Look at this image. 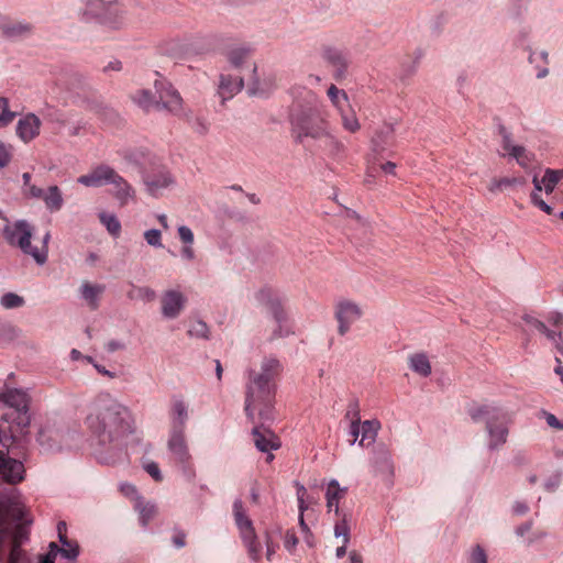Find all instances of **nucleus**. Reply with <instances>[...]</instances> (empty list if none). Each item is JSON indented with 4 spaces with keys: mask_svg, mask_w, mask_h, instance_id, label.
I'll return each mask as SVG.
<instances>
[{
    "mask_svg": "<svg viewBox=\"0 0 563 563\" xmlns=\"http://www.w3.org/2000/svg\"><path fill=\"white\" fill-rule=\"evenodd\" d=\"M85 423L99 444L109 445L119 454L135 430L131 410L108 393L96 397Z\"/></svg>",
    "mask_w": 563,
    "mask_h": 563,
    "instance_id": "obj_1",
    "label": "nucleus"
},
{
    "mask_svg": "<svg viewBox=\"0 0 563 563\" xmlns=\"http://www.w3.org/2000/svg\"><path fill=\"white\" fill-rule=\"evenodd\" d=\"M282 371L283 366L278 360L267 357L262 362L261 372H250L244 410L252 422L255 420V415L263 421L273 418L275 380Z\"/></svg>",
    "mask_w": 563,
    "mask_h": 563,
    "instance_id": "obj_2",
    "label": "nucleus"
},
{
    "mask_svg": "<svg viewBox=\"0 0 563 563\" xmlns=\"http://www.w3.org/2000/svg\"><path fill=\"white\" fill-rule=\"evenodd\" d=\"M0 399L9 406V410L0 418V445L9 456L19 455L22 438L26 433L31 418L29 415V397L20 389H7Z\"/></svg>",
    "mask_w": 563,
    "mask_h": 563,
    "instance_id": "obj_3",
    "label": "nucleus"
},
{
    "mask_svg": "<svg viewBox=\"0 0 563 563\" xmlns=\"http://www.w3.org/2000/svg\"><path fill=\"white\" fill-rule=\"evenodd\" d=\"M291 135L297 143L302 144L305 139L322 140L329 135L330 122L324 107L316 100L314 93L307 92L306 103L292 104L289 114Z\"/></svg>",
    "mask_w": 563,
    "mask_h": 563,
    "instance_id": "obj_4",
    "label": "nucleus"
},
{
    "mask_svg": "<svg viewBox=\"0 0 563 563\" xmlns=\"http://www.w3.org/2000/svg\"><path fill=\"white\" fill-rule=\"evenodd\" d=\"M26 512V507L16 499L0 505V563H32L27 553L21 548V539L24 537L21 526H18L11 545L9 548L2 545L3 539L10 529V520L23 522Z\"/></svg>",
    "mask_w": 563,
    "mask_h": 563,
    "instance_id": "obj_5",
    "label": "nucleus"
},
{
    "mask_svg": "<svg viewBox=\"0 0 563 563\" xmlns=\"http://www.w3.org/2000/svg\"><path fill=\"white\" fill-rule=\"evenodd\" d=\"M468 415L474 422H485L489 450H498L507 442L511 419L504 408L493 404H483L472 407Z\"/></svg>",
    "mask_w": 563,
    "mask_h": 563,
    "instance_id": "obj_6",
    "label": "nucleus"
},
{
    "mask_svg": "<svg viewBox=\"0 0 563 563\" xmlns=\"http://www.w3.org/2000/svg\"><path fill=\"white\" fill-rule=\"evenodd\" d=\"M32 234L33 229L25 220L5 224L3 228V238L9 245L20 249L24 254L32 256L38 265H43L46 263V249L38 250L33 246Z\"/></svg>",
    "mask_w": 563,
    "mask_h": 563,
    "instance_id": "obj_7",
    "label": "nucleus"
},
{
    "mask_svg": "<svg viewBox=\"0 0 563 563\" xmlns=\"http://www.w3.org/2000/svg\"><path fill=\"white\" fill-rule=\"evenodd\" d=\"M233 517L249 558L255 563L260 562L262 558V544L255 532L253 521L247 516L241 499H236L233 503Z\"/></svg>",
    "mask_w": 563,
    "mask_h": 563,
    "instance_id": "obj_8",
    "label": "nucleus"
},
{
    "mask_svg": "<svg viewBox=\"0 0 563 563\" xmlns=\"http://www.w3.org/2000/svg\"><path fill=\"white\" fill-rule=\"evenodd\" d=\"M88 11L100 19V22L113 30L120 29L126 23L125 10L119 3L91 0L88 2Z\"/></svg>",
    "mask_w": 563,
    "mask_h": 563,
    "instance_id": "obj_9",
    "label": "nucleus"
},
{
    "mask_svg": "<svg viewBox=\"0 0 563 563\" xmlns=\"http://www.w3.org/2000/svg\"><path fill=\"white\" fill-rule=\"evenodd\" d=\"M363 317V309L356 302L344 299L334 307V319L338 322V333L344 336L352 325Z\"/></svg>",
    "mask_w": 563,
    "mask_h": 563,
    "instance_id": "obj_10",
    "label": "nucleus"
},
{
    "mask_svg": "<svg viewBox=\"0 0 563 563\" xmlns=\"http://www.w3.org/2000/svg\"><path fill=\"white\" fill-rule=\"evenodd\" d=\"M168 450L172 453L173 460L181 465L185 473L194 475L190 464V454L186 444L185 435L181 430H174L168 440Z\"/></svg>",
    "mask_w": 563,
    "mask_h": 563,
    "instance_id": "obj_11",
    "label": "nucleus"
},
{
    "mask_svg": "<svg viewBox=\"0 0 563 563\" xmlns=\"http://www.w3.org/2000/svg\"><path fill=\"white\" fill-rule=\"evenodd\" d=\"M25 468L21 461L9 456L0 449V478L9 484H18L24 479Z\"/></svg>",
    "mask_w": 563,
    "mask_h": 563,
    "instance_id": "obj_12",
    "label": "nucleus"
},
{
    "mask_svg": "<svg viewBox=\"0 0 563 563\" xmlns=\"http://www.w3.org/2000/svg\"><path fill=\"white\" fill-rule=\"evenodd\" d=\"M109 185L111 186L109 192L118 201L120 207H125L136 200V190L118 172H115Z\"/></svg>",
    "mask_w": 563,
    "mask_h": 563,
    "instance_id": "obj_13",
    "label": "nucleus"
},
{
    "mask_svg": "<svg viewBox=\"0 0 563 563\" xmlns=\"http://www.w3.org/2000/svg\"><path fill=\"white\" fill-rule=\"evenodd\" d=\"M187 303L186 296L179 290H166L161 297L162 314L167 319L180 316Z\"/></svg>",
    "mask_w": 563,
    "mask_h": 563,
    "instance_id": "obj_14",
    "label": "nucleus"
},
{
    "mask_svg": "<svg viewBox=\"0 0 563 563\" xmlns=\"http://www.w3.org/2000/svg\"><path fill=\"white\" fill-rule=\"evenodd\" d=\"M155 87L158 93L156 107L162 106L167 111L178 114L183 109V99L179 92L165 82H156Z\"/></svg>",
    "mask_w": 563,
    "mask_h": 563,
    "instance_id": "obj_15",
    "label": "nucleus"
},
{
    "mask_svg": "<svg viewBox=\"0 0 563 563\" xmlns=\"http://www.w3.org/2000/svg\"><path fill=\"white\" fill-rule=\"evenodd\" d=\"M115 172L111 166L100 164L91 168L88 174L79 176L77 181L86 187H102L109 185Z\"/></svg>",
    "mask_w": 563,
    "mask_h": 563,
    "instance_id": "obj_16",
    "label": "nucleus"
},
{
    "mask_svg": "<svg viewBox=\"0 0 563 563\" xmlns=\"http://www.w3.org/2000/svg\"><path fill=\"white\" fill-rule=\"evenodd\" d=\"M173 181V177L166 168H161L144 176L147 192L154 197H158L162 190L168 188Z\"/></svg>",
    "mask_w": 563,
    "mask_h": 563,
    "instance_id": "obj_17",
    "label": "nucleus"
},
{
    "mask_svg": "<svg viewBox=\"0 0 563 563\" xmlns=\"http://www.w3.org/2000/svg\"><path fill=\"white\" fill-rule=\"evenodd\" d=\"M42 121L34 113L22 117L16 124V135L24 143L33 141L40 134Z\"/></svg>",
    "mask_w": 563,
    "mask_h": 563,
    "instance_id": "obj_18",
    "label": "nucleus"
},
{
    "mask_svg": "<svg viewBox=\"0 0 563 563\" xmlns=\"http://www.w3.org/2000/svg\"><path fill=\"white\" fill-rule=\"evenodd\" d=\"M30 23L13 20L7 15L0 14V31L8 38H20L32 33Z\"/></svg>",
    "mask_w": 563,
    "mask_h": 563,
    "instance_id": "obj_19",
    "label": "nucleus"
},
{
    "mask_svg": "<svg viewBox=\"0 0 563 563\" xmlns=\"http://www.w3.org/2000/svg\"><path fill=\"white\" fill-rule=\"evenodd\" d=\"M347 494L346 487H341L340 483L336 479H331L328 483L325 489V506L328 512L339 514L340 511L345 510L340 507V503L345 498Z\"/></svg>",
    "mask_w": 563,
    "mask_h": 563,
    "instance_id": "obj_20",
    "label": "nucleus"
},
{
    "mask_svg": "<svg viewBox=\"0 0 563 563\" xmlns=\"http://www.w3.org/2000/svg\"><path fill=\"white\" fill-rule=\"evenodd\" d=\"M252 435L255 446L262 452L277 450L280 446L278 438L266 428L255 427Z\"/></svg>",
    "mask_w": 563,
    "mask_h": 563,
    "instance_id": "obj_21",
    "label": "nucleus"
},
{
    "mask_svg": "<svg viewBox=\"0 0 563 563\" xmlns=\"http://www.w3.org/2000/svg\"><path fill=\"white\" fill-rule=\"evenodd\" d=\"M256 299L258 302L266 305L271 309L277 322H282L284 320L285 312L282 308L280 300L272 288L265 287L258 290Z\"/></svg>",
    "mask_w": 563,
    "mask_h": 563,
    "instance_id": "obj_22",
    "label": "nucleus"
},
{
    "mask_svg": "<svg viewBox=\"0 0 563 563\" xmlns=\"http://www.w3.org/2000/svg\"><path fill=\"white\" fill-rule=\"evenodd\" d=\"M323 57L327 63L332 66L333 77L336 80L342 79L345 76L349 66L345 55L339 49L328 48L324 51Z\"/></svg>",
    "mask_w": 563,
    "mask_h": 563,
    "instance_id": "obj_23",
    "label": "nucleus"
},
{
    "mask_svg": "<svg viewBox=\"0 0 563 563\" xmlns=\"http://www.w3.org/2000/svg\"><path fill=\"white\" fill-rule=\"evenodd\" d=\"M106 286L102 284H92L90 282H84L79 287L81 298L86 301L87 306L91 310H96L99 307V299L104 292Z\"/></svg>",
    "mask_w": 563,
    "mask_h": 563,
    "instance_id": "obj_24",
    "label": "nucleus"
},
{
    "mask_svg": "<svg viewBox=\"0 0 563 563\" xmlns=\"http://www.w3.org/2000/svg\"><path fill=\"white\" fill-rule=\"evenodd\" d=\"M334 536L335 538H342L343 543L347 544L351 539L352 511L343 510L334 514Z\"/></svg>",
    "mask_w": 563,
    "mask_h": 563,
    "instance_id": "obj_25",
    "label": "nucleus"
},
{
    "mask_svg": "<svg viewBox=\"0 0 563 563\" xmlns=\"http://www.w3.org/2000/svg\"><path fill=\"white\" fill-rule=\"evenodd\" d=\"M243 88V79L231 75H221L219 82V95L222 101L231 99Z\"/></svg>",
    "mask_w": 563,
    "mask_h": 563,
    "instance_id": "obj_26",
    "label": "nucleus"
},
{
    "mask_svg": "<svg viewBox=\"0 0 563 563\" xmlns=\"http://www.w3.org/2000/svg\"><path fill=\"white\" fill-rule=\"evenodd\" d=\"M60 543L62 547L59 548L56 543L52 542L49 544L51 553H53L55 556L57 553H60L64 558L74 560L79 554V547L76 542H73L67 539L65 534L60 533Z\"/></svg>",
    "mask_w": 563,
    "mask_h": 563,
    "instance_id": "obj_27",
    "label": "nucleus"
},
{
    "mask_svg": "<svg viewBox=\"0 0 563 563\" xmlns=\"http://www.w3.org/2000/svg\"><path fill=\"white\" fill-rule=\"evenodd\" d=\"M173 430H181L184 432L186 421L188 419L187 406L183 400H174L172 406Z\"/></svg>",
    "mask_w": 563,
    "mask_h": 563,
    "instance_id": "obj_28",
    "label": "nucleus"
},
{
    "mask_svg": "<svg viewBox=\"0 0 563 563\" xmlns=\"http://www.w3.org/2000/svg\"><path fill=\"white\" fill-rule=\"evenodd\" d=\"M409 367L422 377H428L431 374V364L424 353H415L409 356Z\"/></svg>",
    "mask_w": 563,
    "mask_h": 563,
    "instance_id": "obj_29",
    "label": "nucleus"
},
{
    "mask_svg": "<svg viewBox=\"0 0 563 563\" xmlns=\"http://www.w3.org/2000/svg\"><path fill=\"white\" fill-rule=\"evenodd\" d=\"M338 113L341 117V122L344 130L351 133H356L361 129L356 113L350 104L339 110Z\"/></svg>",
    "mask_w": 563,
    "mask_h": 563,
    "instance_id": "obj_30",
    "label": "nucleus"
},
{
    "mask_svg": "<svg viewBox=\"0 0 563 563\" xmlns=\"http://www.w3.org/2000/svg\"><path fill=\"white\" fill-rule=\"evenodd\" d=\"M45 206L51 211H59L63 207L64 200L62 191L57 186H49L43 196Z\"/></svg>",
    "mask_w": 563,
    "mask_h": 563,
    "instance_id": "obj_31",
    "label": "nucleus"
},
{
    "mask_svg": "<svg viewBox=\"0 0 563 563\" xmlns=\"http://www.w3.org/2000/svg\"><path fill=\"white\" fill-rule=\"evenodd\" d=\"M379 422L376 420H365L361 424L362 438L358 442L361 446H368L375 442Z\"/></svg>",
    "mask_w": 563,
    "mask_h": 563,
    "instance_id": "obj_32",
    "label": "nucleus"
},
{
    "mask_svg": "<svg viewBox=\"0 0 563 563\" xmlns=\"http://www.w3.org/2000/svg\"><path fill=\"white\" fill-rule=\"evenodd\" d=\"M516 185H520V186H523L526 185V178L525 177H512V178H509V177H503V178H493L488 185V190L490 192H496V191H500L503 190L504 188L506 187H509V186H516Z\"/></svg>",
    "mask_w": 563,
    "mask_h": 563,
    "instance_id": "obj_33",
    "label": "nucleus"
},
{
    "mask_svg": "<svg viewBox=\"0 0 563 563\" xmlns=\"http://www.w3.org/2000/svg\"><path fill=\"white\" fill-rule=\"evenodd\" d=\"M252 52L250 48L244 46H239L231 48L228 54V60L230 64L236 68L241 67L246 60L251 57Z\"/></svg>",
    "mask_w": 563,
    "mask_h": 563,
    "instance_id": "obj_34",
    "label": "nucleus"
},
{
    "mask_svg": "<svg viewBox=\"0 0 563 563\" xmlns=\"http://www.w3.org/2000/svg\"><path fill=\"white\" fill-rule=\"evenodd\" d=\"M327 95L336 111L350 104L347 93L343 89H339L335 85H331L328 88Z\"/></svg>",
    "mask_w": 563,
    "mask_h": 563,
    "instance_id": "obj_35",
    "label": "nucleus"
},
{
    "mask_svg": "<svg viewBox=\"0 0 563 563\" xmlns=\"http://www.w3.org/2000/svg\"><path fill=\"white\" fill-rule=\"evenodd\" d=\"M509 156L514 157L518 165L526 170H529L532 163L536 161V155L521 145L515 148Z\"/></svg>",
    "mask_w": 563,
    "mask_h": 563,
    "instance_id": "obj_36",
    "label": "nucleus"
},
{
    "mask_svg": "<svg viewBox=\"0 0 563 563\" xmlns=\"http://www.w3.org/2000/svg\"><path fill=\"white\" fill-rule=\"evenodd\" d=\"M135 509L139 511L142 526H146L156 515V507L143 499H137Z\"/></svg>",
    "mask_w": 563,
    "mask_h": 563,
    "instance_id": "obj_37",
    "label": "nucleus"
},
{
    "mask_svg": "<svg viewBox=\"0 0 563 563\" xmlns=\"http://www.w3.org/2000/svg\"><path fill=\"white\" fill-rule=\"evenodd\" d=\"M128 298L131 300H143L146 302L153 301L156 298V292L154 289L147 287V286H134L132 285V288L126 294Z\"/></svg>",
    "mask_w": 563,
    "mask_h": 563,
    "instance_id": "obj_38",
    "label": "nucleus"
},
{
    "mask_svg": "<svg viewBox=\"0 0 563 563\" xmlns=\"http://www.w3.org/2000/svg\"><path fill=\"white\" fill-rule=\"evenodd\" d=\"M99 220L112 236H119L121 232V223L114 214L100 212Z\"/></svg>",
    "mask_w": 563,
    "mask_h": 563,
    "instance_id": "obj_39",
    "label": "nucleus"
},
{
    "mask_svg": "<svg viewBox=\"0 0 563 563\" xmlns=\"http://www.w3.org/2000/svg\"><path fill=\"white\" fill-rule=\"evenodd\" d=\"M15 118V113L9 109V100L0 97V126H7Z\"/></svg>",
    "mask_w": 563,
    "mask_h": 563,
    "instance_id": "obj_40",
    "label": "nucleus"
},
{
    "mask_svg": "<svg viewBox=\"0 0 563 563\" xmlns=\"http://www.w3.org/2000/svg\"><path fill=\"white\" fill-rule=\"evenodd\" d=\"M523 320L528 325L536 329L540 333L544 334L548 339L554 340L555 332L552 330H549L548 327L542 321H540L531 316H526L523 318Z\"/></svg>",
    "mask_w": 563,
    "mask_h": 563,
    "instance_id": "obj_41",
    "label": "nucleus"
},
{
    "mask_svg": "<svg viewBox=\"0 0 563 563\" xmlns=\"http://www.w3.org/2000/svg\"><path fill=\"white\" fill-rule=\"evenodd\" d=\"M133 99L144 110H148L154 106L156 107V101H154L152 93L147 90L137 91Z\"/></svg>",
    "mask_w": 563,
    "mask_h": 563,
    "instance_id": "obj_42",
    "label": "nucleus"
},
{
    "mask_svg": "<svg viewBox=\"0 0 563 563\" xmlns=\"http://www.w3.org/2000/svg\"><path fill=\"white\" fill-rule=\"evenodd\" d=\"M1 305L5 309L20 308L24 305V299L14 292H7L1 297Z\"/></svg>",
    "mask_w": 563,
    "mask_h": 563,
    "instance_id": "obj_43",
    "label": "nucleus"
},
{
    "mask_svg": "<svg viewBox=\"0 0 563 563\" xmlns=\"http://www.w3.org/2000/svg\"><path fill=\"white\" fill-rule=\"evenodd\" d=\"M542 183H543L545 194H548V195L552 194L555 186L559 183L556 174L554 173V169H551V168L545 169L544 176L542 177Z\"/></svg>",
    "mask_w": 563,
    "mask_h": 563,
    "instance_id": "obj_44",
    "label": "nucleus"
},
{
    "mask_svg": "<svg viewBox=\"0 0 563 563\" xmlns=\"http://www.w3.org/2000/svg\"><path fill=\"white\" fill-rule=\"evenodd\" d=\"M208 333H209L208 325L206 322H203L201 320H197V321L192 322L188 330V334L190 336H196V338L207 339Z\"/></svg>",
    "mask_w": 563,
    "mask_h": 563,
    "instance_id": "obj_45",
    "label": "nucleus"
},
{
    "mask_svg": "<svg viewBox=\"0 0 563 563\" xmlns=\"http://www.w3.org/2000/svg\"><path fill=\"white\" fill-rule=\"evenodd\" d=\"M144 240L153 247H163L162 233L159 230L151 229L144 232Z\"/></svg>",
    "mask_w": 563,
    "mask_h": 563,
    "instance_id": "obj_46",
    "label": "nucleus"
},
{
    "mask_svg": "<svg viewBox=\"0 0 563 563\" xmlns=\"http://www.w3.org/2000/svg\"><path fill=\"white\" fill-rule=\"evenodd\" d=\"M296 487H297V500H298V509H299V515H303V512L307 510L308 508V504H307V489L303 485L297 483L296 484Z\"/></svg>",
    "mask_w": 563,
    "mask_h": 563,
    "instance_id": "obj_47",
    "label": "nucleus"
},
{
    "mask_svg": "<svg viewBox=\"0 0 563 563\" xmlns=\"http://www.w3.org/2000/svg\"><path fill=\"white\" fill-rule=\"evenodd\" d=\"M500 135H501V147L506 152V154L510 155L515 148H517L519 145L512 144L510 133L505 129H500Z\"/></svg>",
    "mask_w": 563,
    "mask_h": 563,
    "instance_id": "obj_48",
    "label": "nucleus"
},
{
    "mask_svg": "<svg viewBox=\"0 0 563 563\" xmlns=\"http://www.w3.org/2000/svg\"><path fill=\"white\" fill-rule=\"evenodd\" d=\"M468 563H487V555L481 545H475L470 554Z\"/></svg>",
    "mask_w": 563,
    "mask_h": 563,
    "instance_id": "obj_49",
    "label": "nucleus"
},
{
    "mask_svg": "<svg viewBox=\"0 0 563 563\" xmlns=\"http://www.w3.org/2000/svg\"><path fill=\"white\" fill-rule=\"evenodd\" d=\"M360 415H358V410L356 409L354 415H353V419L351 421V426H350V435H351V444L355 443L358 435H360V432H361V424H360Z\"/></svg>",
    "mask_w": 563,
    "mask_h": 563,
    "instance_id": "obj_50",
    "label": "nucleus"
},
{
    "mask_svg": "<svg viewBox=\"0 0 563 563\" xmlns=\"http://www.w3.org/2000/svg\"><path fill=\"white\" fill-rule=\"evenodd\" d=\"M299 540L294 530H287L284 536V547L290 553H294Z\"/></svg>",
    "mask_w": 563,
    "mask_h": 563,
    "instance_id": "obj_51",
    "label": "nucleus"
},
{
    "mask_svg": "<svg viewBox=\"0 0 563 563\" xmlns=\"http://www.w3.org/2000/svg\"><path fill=\"white\" fill-rule=\"evenodd\" d=\"M323 139L331 153L338 154L343 151V144L338 139H335L330 131L329 135L324 136Z\"/></svg>",
    "mask_w": 563,
    "mask_h": 563,
    "instance_id": "obj_52",
    "label": "nucleus"
},
{
    "mask_svg": "<svg viewBox=\"0 0 563 563\" xmlns=\"http://www.w3.org/2000/svg\"><path fill=\"white\" fill-rule=\"evenodd\" d=\"M178 236L183 244H194L195 235L190 228L180 225L178 228Z\"/></svg>",
    "mask_w": 563,
    "mask_h": 563,
    "instance_id": "obj_53",
    "label": "nucleus"
},
{
    "mask_svg": "<svg viewBox=\"0 0 563 563\" xmlns=\"http://www.w3.org/2000/svg\"><path fill=\"white\" fill-rule=\"evenodd\" d=\"M531 202L533 206L538 207L542 211H544L548 214H551L553 209L544 202V200L541 198L540 194L538 192H531L530 195Z\"/></svg>",
    "mask_w": 563,
    "mask_h": 563,
    "instance_id": "obj_54",
    "label": "nucleus"
},
{
    "mask_svg": "<svg viewBox=\"0 0 563 563\" xmlns=\"http://www.w3.org/2000/svg\"><path fill=\"white\" fill-rule=\"evenodd\" d=\"M376 468L382 472H391V462L387 453H383L375 462Z\"/></svg>",
    "mask_w": 563,
    "mask_h": 563,
    "instance_id": "obj_55",
    "label": "nucleus"
},
{
    "mask_svg": "<svg viewBox=\"0 0 563 563\" xmlns=\"http://www.w3.org/2000/svg\"><path fill=\"white\" fill-rule=\"evenodd\" d=\"M10 146H7L3 143H0V168L5 167L11 159V151Z\"/></svg>",
    "mask_w": 563,
    "mask_h": 563,
    "instance_id": "obj_56",
    "label": "nucleus"
},
{
    "mask_svg": "<svg viewBox=\"0 0 563 563\" xmlns=\"http://www.w3.org/2000/svg\"><path fill=\"white\" fill-rule=\"evenodd\" d=\"M265 542H266V559L268 561H272L274 554L276 553V551L278 549V543L273 542L269 533H266Z\"/></svg>",
    "mask_w": 563,
    "mask_h": 563,
    "instance_id": "obj_57",
    "label": "nucleus"
},
{
    "mask_svg": "<svg viewBox=\"0 0 563 563\" xmlns=\"http://www.w3.org/2000/svg\"><path fill=\"white\" fill-rule=\"evenodd\" d=\"M145 470L156 482L162 481L163 477H162L159 467L156 463L152 462V463L146 464Z\"/></svg>",
    "mask_w": 563,
    "mask_h": 563,
    "instance_id": "obj_58",
    "label": "nucleus"
},
{
    "mask_svg": "<svg viewBox=\"0 0 563 563\" xmlns=\"http://www.w3.org/2000/svg\"><path fill=\"white\" fill-rule=\"evenodd\" d=\"M181 257L186 261H192L196 257L194 244H184L180 251Z\"/></svg>",
    "mask_w": 563,
    "mask_h": 563,
    "instance_id": "obj_59",
    "label": "nucleus"
},
{
    "mask_svg": "<svg viewBox=\"0 0 563 563\" xmlns=\"http://www.w3.org/2000/svg\"><path fill=\"white\" fill-rule=\"evenodd\" d=\"M545 420L550 427L555 429H563V422H561L554 415L547 413Z\"/></svg>",
    "mask_w": 563,
    "mask_h": 563,
    "instance_id": "obj_60",
    "label": "nucleus"
},
{
    "mask_svg": "<svg viewBox=\"0 0 563 563\" xmlns=\"http://www.w3.org/2000/svg\"><path fill=\"white\" fill-rule=\"evenodd\" d=\"M512 510L516 515L522 516L528 512L529 507L523 501H516L512 506Z\"/></svg>",
    "mask_w": 563,
    "mask_h": 563,
    "instance_id": "obj_61",
    "label": "nucleus"
},
{
    "mask_svg": "<svg viewBox=\"0 0 563 563\" xmlns=\"http://www.w3.org/2000/svg\"><path fill=\"white\" fill-rule=\"evenodd\" d=\"M549 321L555 327L561 328L563 325V314L554 312L549 317Z\"/></svg>",
    "mask_w": 563,
    "mask_h": 563,
    "instance_id": "obj_62",
    "label": "nucleus"
},
{
    "mask_svg": "<svg viewBox=\"0 0 563 563\" xmlns=\"http://www.w3.org/2000/svg\"><path fill=\"white\" fill-rule=\"evenodd\" d=\"M122 69V63L120 60H112L107 66H104L103 71L109 73L111 70L113 71H120Z\"/></svg>",
    "mask_w": 563,
    "mask_h": 563,
    "instance_id": "obj_63",
    "label": "nucleus"
},
{
    "mask_svg": "<svg viewBox=\"0 0 563 563\" xmlns=\"http://www.w3.org/2000/svg\"><path fill=\"white\" fill-rule=\"evenodd\" d=\"M173 542L177 548H183L186 544V534L183 532L177 533L173 538Z\"/></svg>",
    "mask_w": 563,
    "mask_h": 563,
    "instance_id": "obj_64",
    "label": "nucleus"
}]
</instances>
